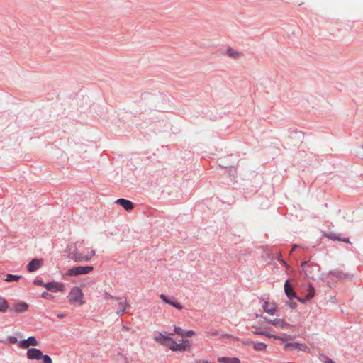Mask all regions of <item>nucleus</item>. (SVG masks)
I'll return each mask as SVG.
<instances>
[{
    "label": "nucleus",
    "mask_w": 363,
    "mask_h": 363,
    "mask_svg": "<svg viewBox=\"0 0 363 363\" xmlns=\"http://www.w3.org/2000/svg\"><path fill=\"white\" fill-rule=\"evenodd\" d=\"M301 265L305 274L311 279H315L318 275L320 270V267L313 262L306 261L303 262Z\"/></svg>",
    "instance_id": "f257e3e1"
},
{
    "label": "nucleus",
    "mask_w": 363,
    "mask_h": 363,
    "mask_svg": "<svg viewBox=\"0 0 363 363\" xmlns=\"http://www.w3.org/2000/svg\"><path fill=\"white\" fill-rule=\"evenodd\" d=\"M68 298L70 303L74 305L82 306L84 303V294L81 289L77 286H74L71 289Z\"/></svg>",
    "instance_id": "f03ea898"
},
{
    "label": "nucleus",
    "mask_w": 363,
    "mask_h": 363,
    "mask_svg": "<svg viewBox=\"0 0 363 363\" xmlns=\"http://www.w3.org/2000/svg\"><path fill=\"white\" fill-rule=\"evenodd\" d=\"M95 254L96 251L94 250L87 254H84L76 250L69 253V258L77 262H84L90 260Z\"/></svg>",
    "instance_id": "7ed1b4c3"
},
{
    "label": "nucleus",
    "mask_w": 363,
    "mask_h": 363,
    "mask_svg": "<svg viewBox=\"0 0 363 363\" xmlns=\"http://www.w3.org/2000/svg\"><path fill=\"white\" fill-rule=\"evenodd\" d=\"M94 267L92 266H77L69 269L67 271V275L74 277L80 274H86L92 272Z\"/></svg>",
    "instance_id": "20e7f679"
},
{
    "label": "nucleus",
    "mask_w": 363,
    "mask_h": 363,
    "mask_svg": "<svg viewBox=\"0 0 363 363\" xmlns=\"http://www.w3.org/2000/svg\"><path fill=\"white\" fill-rule=\"evenodd\" d=\"M26 357L28 359L30 360H40L43 359L45 363V355H43L41 350L37 348H29L26 352Z\"/></svg>",
    "instance_id": "39448f33"
},
{
    "label": "nucleus",
    "mask_w": 363,
    "mask_h": 363,
    "mask_svg": "<svg viewBox=\"0 0 363 363\" xmlns=\"http://www.w3.org/2000/svg\"><path fill=\"white\" fill-rule=\"evenodd\" d=\"M39 342L34 336H30L27 339L19 340L18 347L21 349H29L31 347L38 346Z\"/></svg>",
    "instance_id": "423d86ee"
},
{
    "label": "nucleus",
    "mask_w": 363,
    "mask_h": 363,
    "mask_svg": "<svg viewBox=\"0 0 363 363\" xmlns=\"http://www.w3.org/2000/svg\"><path fill=\"white\" fill-rule=\"evenodd\" d=\"M264 320L269 323V324H272L276 327H279L281 329H286V328H292L293 325L287 323L286 322L284 321V319H280V318H275V319H269V318H264Z\"/></svg>",
    "instance_id": "0eeeda50"
},
{
    "label": "nucleus",
    "mask_w": 363,
    "mask_h": 363,
    "mask_svg": "<svg viewBox=\"0 0 363 363\" xmlns=\"http://www.w3.org/2000/svg\"><path fill=\"white\" fill-rule=\"evenodd\" d=\"M155 340L160 344L166 346L170 349L171 344L173 343L174 340L169 337L164 335L161 333H159L157 336L154 337Z\"/></svg>",
    "instance_id": "6e6552de"
},
{
    "label": "nucleus",
    "mask_w": 363,
    "mask_h": 363,
    "mask_svg": "<svg viewBox=\"0 0 363 363\" xmlns=\"http://www.w3.org/2000/svg\"><path fill=\"white\" fill-rule=\"evenodd\" d=\"M65 289V286L62 282L51 281L47 282V291L52 292H61Z\"/></svg>",
    "instance_id": "1a4fd4ad"
},
{
    "label": "nucleus",
    "mask_w": 363,
    "mask_h": 363,
    "mask_svg": "<svg viewBox=\"0 0 363 363\" xmlns=\"http://www.w3.org/2000/svg\"><path fill=\"white\" fill-rule=\"evenodd\" d=\"M43 259H33L27 264V269L30 272L37 271L43 265Z\"/></svg>",
    "instance_id": "9d476101"
},
{
    "label": "nucleus",
    "mask_w": 363,
    "mask_h": 363,
    "mask_svg": "<svg viewBox=\"0 0 363 363\" xmlns=\"http://www.w3.org/2000/svg\"><path fill=\"white\" fill-rule=\"evenodd\" d=\"M160 298L166 303H167L179 310L182 309V306H181V304L179 303H178L173 296L168 297V296H165L164 294H162L160 295Z\"/></svg>",
    "instance_id": "9b49d317"
},
{
    "label": "nucleus",
    "mask_w": 363,
    "mask_h": 363,
    "mask_svg": "<svg viewBox=\"0 0 363 363\" xmlns=\"http://www.w3.org/2000/svg\"><path fill=\"white\" fill-rule=\"evenodd\" d=\"M116 203L121 205L126 211H130L133 208V203L128 199H118L116 200Z\"/></svg>",
    "instance_id": "f8f14e48"
},
{
    "label": "nucleus",
    "mask_w": 363,
    "mask_h": 363,
    "mask_svg": "<svg viewBox=\"0 0 363 363\" xmlns=\"http://www.w3.org/2000/svg\"><path fill=\"white\" fill-rule=\"evenodd\" d=\"M284 291L286 295L289 299H293L296 298V295L295 291L293 289V287L290 285L289 281H286L284 284Z\"/></svg>",
    "instance_id": "ddd939ff"
},
{
    "label": "nucleus",
    "mask_w": 363,
    "mask_h": 363,
    "mask_svg": "<svg viewBox=\"0 0 363 363\" xmlns=\"http://www.w3.org/2000/svg\"><path fill=\"white\" fill-rule=\"evenodd\" d=\"M262 307L264 311L269 315H273L276 311V306L274 303H270L265 301Z\"/></svg>",
    "instance_id": "4468645a"
},
{
    "label": "nucleus",
    "mask_w": 363,
    "mask_h": 363,
    "mask_svg": "<svg viewBox=\"0 0 363 363\" xmlns=\"http://www.w3.org/2000/svg\"><path fill=\"white\" fill-rule=\"evenodd\" d=\"M188 348V346L182 343H177L174 340L171 344L170 350L172 351H185Z\"/></svg>",
    "instance_id": "2eb2a0df"
},
{
    "label": "nucleus",
    "mask_w": 363,
    "mask_h": 363,
    "mask_svg": "<svg viewBox=\"0 0 363 363\" xmlns=\"http://www.w3.org/2000/svg\"><path fill=\"white\" fill-rule=\"evenodd\" d=\"M28 309V304L24 302H19L14 305L13 310L15 313H23Z\"/></svg>",
    "instance_id": "dca6fc26"
},
{
    "label": "nucleus",
    "mask_w": 363,
    "mask_h": 363,
    "mask_svg": "<svg viewBox=\"0 0 363 363\" xmlns=\"http://www.w3.org/2000/svg\"><path fill=\"white\" fill-rule=\"evenodd\" d=\"M129 306L130 304L127 301H125L124 302H120L118 303V310L116 311V314L119 316H121L125 312L126 308Z\"/></svg>",
    "instance_id": "f3484780"
},
{
    "label": "nucleus",
    "mask_w": 363,
    "mask_h": 363,
    "mask_svg": "<svg viewBox=\"0 0 363 363\" xmlns=\"http://www.w3.org/2000/svg\"><path fill=\"white\" fill-rule=\"evenodd\" d=\"M290 347H293L294 348H297V349H298L299 350H301V351H304L306 349H308V347L306 345L300 344V343H298V342H294V343L288 342L285 345V349H287V348H289Z\"/></svg>",
    "instance_id": "a211bd4d"
},
{
    "label": "nucleus",
    "mask_w": 363,
    "mask_h": 363,
    "mask_svg": "<svg viewBox=\"0 0 363 363\" xmlns=\"http://www.w3.org/2000/svg\"><path fill=\"white\" fill-rule=\"evenodd\" d=\"M247 345H253L254 349L257 351H264L267 349V345L264 342H247Z\"/></svg>",
    "instance_id": "6ab92c4d"
},
{
    "label": "nucleus",
    "mask_w": 363,
    "mask_h": 363,
    "mask_svg": "<svg viewBox=\"0 0 363 363\" xmlns=\"http://www.w3.org/2000/svg\"><path fill=\"white\" fill-rule=\"evenodd\" d=\"M227 55L232 58H239L242 57V54L235 50L229 48L226 51Z\"/></svg>",
    "instance_id": "aec40b11"
},
{
    "label": "nucleus",
    "mask_w": 363,
    "mask_h": 363,
    "mask_svg": "<svg viewBox=\"0 0 363 363\" xmlns=\"http://www.w3.org/2000/svg\"><path fill=\"white\" fill-rule=\"evenodd\" d=\"M253 333L256 334V335H265L269 338H277V335L272 334V333L264 331V330H262L260 329H257V330L253 331Z\"/></svg>",
    "instance_id": "412c9836"
},
{
    "label": "nucleus",
    "mask_w": 363,
    "mask_h": 363,
    "mask_svg": "<svg viewBox=\"0 0 363 363\" xmlns=\"http://www.w3.org/2000/svg\"><path fill=\"white\" fill-rule=\"evenodd\" d=\"M21 278V276L20 275H13V274H7L6 278L5 279L7 282H13V281H17Z\"/></svg>",
    "instance_id": "4be33fe9"
},
{
    "label": "nucleus",
    "mask_w": 363,
    "mask_h": 363,
    "mask_svg": "<svg viewBox=\"0 0 363 363\" xmlns=\"http://www.w3.org/2000/svg\"><path fill=\"white\" fill-rule=\"evenodd\" d=\"M9 308L7 301L4 298H0V312L5 313Z\"/></svg>",
    "instance_id": "5701e85b"
},
{
    "label": "nucleus",
    "mask_w": 363,
    "mask_h": 363,
    "mask_svg": "<svg viewBox=\"0 0 363 363\" xmlns=\"http://www.w3.org/2000/svg\"><path fill=\"white\" fill-rule=\"evenodd\" d=\"M329 238L333 240H341L345 242H350L349 240L347 238L342 239L340 237L335 235V234H330L327 235Z\"/></svg>",
    "instance_id": "b1692460"
},
{
    "label": "nucleus",
    "mask_w": 363,
    "mask_h": 363,
    "mask_svg": "<svg viewBox=\"0 0 363 363\" xmlns=\"http://www.w3.org/2000/svg\"><path fill=\"white\" fill-rule=\"evenodd\" d=\"M103 297L105 300H108V299H113V300H116V301H119L121 300V298L119 297H115V296H111L109 293L108 292H104L103 294Z\"/></svg>",
    "instance_id": "393cba45"
},
{
    "label": "nucleus",
    "mask_w": 363,
    "mask_h": 363,
    "mask_svg": "<svg viewBox=\"0 0 363 363\" xmlns=\"http://www.w3.org/2000/svg\"><path fill=\"white\" fill-rule=\"evenodd\" d=\"M174 331L175 333L181 335L182 337H184L185 331L180 327L174 326Z\"/></svg>",
    "instance_id": "a878e982"
},
{
    "label": "nucleus",
    "mask_w": 363,
    "mask_h": 363,
    "mask_svg": "<svg viewBox=\"0 0 363 363\" xmlns=\"http://www.w3.org/2000/svg\"><path fill=\"white\" fill-rule=\"evenodd\" d=\"M235 173L236 170L233 167H230V169L228 170L229 177L231 180H234L235 179Z\"/></svg>",
    "instance_id": "bb28decb"
},
{
    "label": "nucleus",
    "mask_w": 363,
    "mask_h": 363,
    "mask_svg": "<svg viewBox=\"0 0 363 363\" xmlns=\"http://www.w3.org/2000/svg\"><path fill=\"white\" fill-rule=\"evenodd\" d=\"M330 274L333 275L334 277H337V278H342L343 277H345V274H343L342 272H337V271H330L329 272Z\"/></svg>",
    "instance_id": "cd10ccee"
},
{
    "label": "nucleus",
    "mask_w": 363,
    "mask_h": 363,
    "mask_svg": "<svg viewBox=\"0 0 363 363\" xmlns=\"http://www.w3.org/2000/svg\"><path fill=\"white\" fill-rule=\"evenodd\" d=\"M8 340L10 343L16 344L18 347L19 340H18L16 337L11 335L8 337Z\"/></svg>",
    "instance_id": "c85d7f7f"
},
{
    "label": "nucleus",
    "mask_w": 363,
    "mask_h": 363,
    "mask_svg": "<svg viewBox=\"0 0 363 363\" xmlns=\"http://www.w3.org/2000/svg\"><path fill=\"white\" fill-rule=\"evenodd\" d=\"M230 359L231 358H230V357H219L218 359V361L220 363H230Z\"/></svg>",
    "instance_id": "c756f323"
},
{
    "label": "nucleus",
    "mask_w": 363,
    "mask_h": 363,
    "mask_svg": "<svg viewBox=\"0 0 363 363\" xmlns=\"http://www.w3.org/2000/svg\"><path fill=\"white\" fill-rule=\"evenodd\" d=\"M33 284H35V285H40V286H45V284H44L43 281V280H40V279H35L33 281Z\"/></svg>",
    "instance_id": "7c9ffc66"
},
{
    "label": "nucleus",
    "mask_w": 363,
    "mask_h": 363,
    "mask_svg": "<svg viewBox=\"0 0 363 363\" xmlns=\"http://www.w3.org/2000/svg\"><path fill=\"white\" fill-rule=\"evenodd\" d=\"M314 296V291L313 289H311L309 291V293L306 296L307 299H311Z\"/></svg>",
    "instance_id": "2f4dec72"
},
{
    "label": "nucleus",
    "mask_w": 363,
    "mask_h": 363,
    "mask_svg": "<svg viewBox=\"0 0 363 363\" xmlns=\"http://www.w3.org/2000/svg\"><path fill=\"white\" fill-rule=\"evenodd\" d=\"M208 334L211 336H216L218 335V332L216 330H210L208 331Z\"/></svg>",
    "instance_id": "473e14b6"
},
{
    "label": "nucleus",
    "mask_w": 363,
    "mask_h": 363,
    "mask_svg": "<svg viewBox=\"0 0 363 363\" xmlns=\"http://www.w3.org/2000/svg\"><path fill=\"white\" fill-rule=\"evenodd\" d=\"M195 334V332L194 330H188L185 331L184 337H191Z\"/></svg>",
    "instance_id": "72a5a7b5"
},
{
    "label": "nucleus",
    "mask_w": 363,
    "mask_h": 363,
    "mask_svg": "<svg viewBox=\"0 0 363 363\" xmlns=\"http://www.w3.org/2000/svg\"><path fill=\"white\" fill-rule=\"evenodd\" d=\"M323 358H324L325 363H335V362H333L332 359H330L328 357L324 356Z\"/></svg>",
    "instance_id": "f704fd0d"
},
{
    "label": "nucleus",
    "mask_w": 363,
    "mask_h": 363,
    "mask_svg": "<svg viewBox=\"0 0 363 363\" xmlns=\"http://www.w3.org/2000/svg\"><path fill=\"white\" fill-rule=\"evenodd\" d=\"M230 363H240V362L238 358L233 357L230 359Z\"/></svg>",
    "instance_id": "c9c22d12"
},
{
    "label": "nucleus",
    "mask_w": 363,
    "mask_h": 363,
    "mask_svg": "<svg viewBox=\"0 0 363 363\" xmlns=\"http://www.w3.org/2000/svg\"><path fill=\"white\" fill-rule=\"evenodd\" d=\"M275 340H281L282 342H286L287 341V339L286 338H284V337H281L280 336H278L277 335V338H274Z\"/></svg>",
    "instance_id": "e433bc0d"
},
{
    "label": "nucleus",
    "mask_w": 363,
    "mask_h": 363,
    "mask_svg": "<svg viewBox=\"0 0 363 363\" xmlns=\"http://www.w3.org/2000/svg\"><path fill=\"white\" fill-rule=\"evenodd\" d=\"M195 363H211V362L207 360H199V361H196Z\"/></svg>",
    "instance_id": "4c0bfd02"
},
{
    "label": "nucleus",
    "mask_w": 363,
    "mask_h": 363,
    "mask_svg": "<svg viewBox=\"0 0 363 363\" xmlns=\"http://www.w3.org/2000/svg\"><path fill=\"white\" fill-rule=\"evenodd\" d=\"M47 363H52V359L47 355Z\"/></svg>",
    "instance_id": "58836bf2"
},
{
    "label": "nucleus",
    "mask_w": 363,
    "mask_h": 363,
    "mask_svg": "<svg viewBox=\"0 0 363 363\" xmlns=\"http://www.w3.org/2000/svg\"><path fill=\"white\" fill-rule=\"evenodd\" d=\"M57 318H64V317L65 316V314H61V313H60V314H57Z\"/></svg>",
    "instance_id": "ea45409f"
},
{
    "label": "nucleus",
    "mask_w": 363,
    "mask_h": 363,
    "mask_svg": "<svg viewBox=\"0 0 363 363\" xmlns=\"http://www.w3.org/2000/svg\"><path fill=\"white\" fill-rule=\"evenodd\" d=\"M46 297H47V299H48V298H51L52 296L51 295L47 294Z\"/></svg>",
    "instance_id": "a19ab883"
},
{
    "label": "nucleus",
    "mask_w": 363,
    "mask_h": 363,
    "mask_svg": "<svg viewBox=\"0 0 363 363\" xmlns=\"http://www.w3.org/2000/svg\"><path fill=\"white\" fill-rule=\"evenodd\" d=\"M41 296H42L43 298H45V291H44V292H43V293L41 294Z\"/></svg>",
    "instance_id": "79ce46f5"
},
{
    "label": "nucleus",
    "mask_w": 363,
    "mask_h": 363,
    "mask_svg": "<svg viewBox=\"0 0 363 363\" xmlns=\"http://www.w3.org/2000/svg\"><path fill=\"white\" fill-rule=\"evenodd\" d=\"M296 247H297V245L294 244V245H293V249L291 250V252H292L295 248H296Z\"/></svg>",
    "instance_id": "37998d69"
},
{
    "label": "nucleus",
    "mask_w": 363,
    "mask_h": 363,
    "mask_svg": "<svg viewBox=\"0 0 363 363\" xmlns=\"http://www.w3.org/2000/svg\"><path fill=\"white\" fill-rule=\"evenodd\" d=\"M283 264L286 266V262L283 261Z\"/></svg>",
    "instance_id": "c03bdc74"
},
{
    "label": "nucleus",
    "mask_w": 363,
    "mask_h": 363,
    "mask_svg": "<svg viewBox=\"0 0 363 363\" xmlns=\"http://www.w3.org/2000/svg\"><path fill=\"white\" fill-rule=\"evenodd\" d=\"M183 341H184V342H189V340H183Z\"/></svg>",
    "instance_id": "a18cd8bd"
}]
</instances>
